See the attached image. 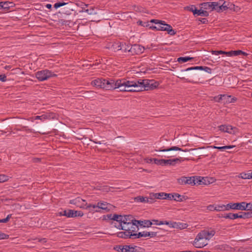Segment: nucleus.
I'll return each mask as SVG.
<instances>
[{
	"label": "nucleus",
	"mask_w": 252,
	"mask_h": 252,
	"mask_svg": "<svg viewBox=\"0 0 252 252\" xmlns=\"http://www.w3.org/2000/svg\"><path fill=\"white\" fill-rule=\"evenodd\" d=\"M61 6H63L62 9L63 13L66 15H71L74 11L75 5L71 1L68 2H59L54 5V7L56 9Z\"/></svg>",
	"instance_id": "f257e3e1"
},
{
	"label": "nucleus",
	"mask_w": 252,
	"mask_h": 252,
	"mask_svg": "<svg viewBox=\"0 0 252 252\" xmlns=\"http://www.w3.org/2000/svg\"><path fill=\"white\" fill-rule=\"evenodd\" d=\"M172 151H182L184 152L188 151L187 150H182L181 148L176 147L173 146L169 148L163 149L162 147L158 149V152H159L160 155H158V156H161L162 157L165 158H172L175 157V155L172 152Z\"/></svg>",
	"instance_id": "f03ea898"
},
{
	"label": "nucleus",
	"mask_w": 252,
	"mask_h": 252,
	"mask_svg": "<svg viewBox=\"0 0 252 252\" xmlns=\"http://www.w3.org/2000/svg\"><path fill=\"white\" fill-rule=\"evenodd\" d=\"M165 224L167 227L170 228H174L179 229H183L186 228L188 225L185 223L176 221H158V225Z\"/></svg>",
	"instance_id": "7ed1b4c3"
},
{
	"label": "nucleus",
	"mask_w": 252,
	"mask_h": 252,
	"mask_svg": "<svg viewBox=\"0 0 252 252\" xmlns=\"http://www.w3.org/2000/svg\"><path fill=\"white\" fill-rule=\"evenodd\" d=\"M191 70H204L205 71L211 73V68L207 67V66H196L191 67H189L186 69L182 70L181 72L178 73V77L180 78H184L185 76L189 75L188 73H185V71H188Z\"/></svg>",
	"instance_id": "20e7f679"
},
{
	"label": "nucleus",
	"mask_w": 252,
	"mask_h": 252,
	"mask_svg": "<svg viewBox=\"0 0 252 252\" xmlns=\"http://www.w3.org/2000/svg\"><path fill=\"white\" fill-rule=\"evenodd\" d=\"M201 180L195 181V177H185L182 176L177 179L178 183L180 185H190L193 186L196 183L200 184Z\"/></svg>",
	"instance_id": "39448f33"
},
{
	"label": "nucleus",
	"mask_w": 252,
	"mask_h": 252,
	"mask_svg": "<svg viewBox=\"0 0 252 252\" xmlns=\"http://www.w3.org/2000/svg\"><path fill=\"white\" fill-rule=\"evenodd\" d=\"M158 31H166L170 35H174L176 32L173 29L171 25L167 24L164 21L158 20Z\"/></svg>",
	"instance_id": "423d86ee"
},
{
	"label": "nucleus",
	"mask_w": 252,
	"mask_h": 252,
	"mask_svg": "<svg viewBox=\"0 0 252 252\" xmlns=\"http://www.w3.org/2000/svg\"><path fill=\"white\" fill-rule=\"evenodd\" d=\"M54 76H56L55 74L47 69L38 71L35 73L36 78L40 81L47 80Z\"/></svg>",
	"instance_id": "0eeeda50"
},
{
	"label": "nucleus",
	"mask_w": 252,
	"mask_h": 252,
	"mask_svg": "<svg viewBox=\"0 0 252 252\" xmlns=\"http://www.w3.org/2000/svg\"><path fill=\"white\" fill-rule=\"evenodd\" d=\"M134 221L131 222L129 224H126L124 226H121V227H118L119 229L124 231H127L130 232V233H135L139 229V225L137 222Z\"/></svg>",
	"instance_id": "6e6552de"
},
{
	"label": "nucleus",
	"mask_w": 252,
	"mask_h": 252,
	"mask_svg": "<svg viewBox=\"0 0 252 252\" xmlns=\"http://www.w3.org/2000/svg\"><path fill=\"white\" fill-rule=\"evenodd\" d=\"M88 208H96L95 210L96 212H100V209L105 210L106 212H109L113 207V205L105 201L98 202L96 205L89 206Z\"/></svg>",
	"instance_id": "1a4fd4ad"
},
{
	"label": "nucleus",
	"mask_w": 252,
	"mask_h": 252,
	"mask_svg": "<svg viewBox=\"0 0 252 252\" xmlns=\"http://www.w3.org/2000/svg\"><path fill=\"white\" fill-rule=\"evenodd\" d=\"M184 160V159L182 158H176L169 159H158V165H160L162 166H165L167 165L171 166H175L177 164H180Z\"/></svg>",
	"instance_id": "9d476101"
},
{
	"label": "nucleus",
	"mask_w": 252,
	"mask_h": 252,
	"mask_svg": "<svg viewBox=\"0 0 252 252\" xmlns=\"http://www.w3.org/2000/svg\"><path fill=\"white\" fill-rule=\"evenodd\" d=\"M215 233V231L214 230H203L197 235L196 240H198V239H204L206 240H209L214 236ZM196 241H197V240Z\"/></svg>",
	"instance_id": "9b49d317"
},
{
	"label": "nucleus",
	"mask_w": 252,
	"mask_h": 252,
	"mask_svg": "<svg viewBox=\"0 0 252 252\" xmlns=\"http://www.w3.org/2000/svg\"><path fill=\"white\" fill-rule=\"evenodd\" d=\"M104 85H105L104 89L108 90H113L116 89V86H117L118 82H119V79L115 81L113 79H104Z\"/></svg>",
	"instance_id": "f8f14e48"
},
{
	"label": "nucleus",
	"mask_w": 252,
	"mask_h": 252,
	"mask_svg": "<svg viewBox=\"0 0 252 252\" xmlns=\"http://www.w3.org/2000/svg\"><path fill=\"white\" fill-rule=\"evenodd\" d=\"M69 203L71 204L75 205L77 207H79L80 208L83 209L85 208V205H87L86 200L82 199L80 197H77L75 199L70 200L69 201Z\"/></svg>",
	"instance_id": "ddd939ff"
},
{
	"label": "nucleus",
	"mask_w": 252,
	"mask_h": 252,
	"mask_svg": "<svg viewBox=\"0 0 252 252\" xmlns=\"http://www.w3.org/2000/svg\"><path fill=\"white\" fill-rule=\"evenodd\" d=\"M245 202H242L240 203H229L227 204L228 210L234 209L243 211L244 209Z\"/></svg>",
	"instance_id": "4468645a"
},
{
	"label": "nucleus",
	"mask_w": 252,
	"mask_h": 252,
	"mask_svg": "<svg viewBox=\"0 0 252 252\" xmlns=\"http://www.w3.org/2000/svg\"><path fill=\"white\" fill-rule=\"evenodd\" d=\"M157 86V83L153 80L145 79L144 90H152L156 88Z\"/></svg>",
	"instance_id": "2eb2a0df"
},
{
	"label": "nucleus",
	"mask_w": 252,
	"mask_h": 252,
	"mask_svg": "<svg viewBox=\"0 0 252 252\" xmlns=\"http://www.w3.org/2000/svg\"><path fill=\"white\" fill-rule=\"evenodd\" d=\"M54 115L55 114L53 113H46L41 116H37L34 118H31L30 119L32 121H33V120H40L43 121L46 119H50L51 118H53Z\"/></svg>",
	"instance_id": "dca6fc26"
},
{
	"label": "nucleus",
	"mask_w": 252,
	"mask_h": 252,
	"mask_svg": "<svg viewBox=\"0 0 252 252\" xmlns=\"http://www.w3.org/2000/svg\"><path fill=\"white\" fill-rule=\"evenodd\" d=\"M134 83H135V81H127L126 79H119V82L117 83V84H118L117 86H118V87L125 86V87L129 89V88H132Z\"/></svg>",
	"instance_id": "f3484780"
},
{
	"label": "nucleus",
	"mask_w": 252,
	"mask_h": 252,
	"mask_svg": "<svg viewBox=\"0 0 252 252\" xmlns=\"http://www.w3.org/2000/svg\"><path fill=\"white\" fill-rule=\"evenodd\" d=\"M135 220L131 215H126L123 216L122 223L119 224L118 227H121V226H124L126 224H129L131 222Z\"/></svg>",
	"instance_id": "a211bd4d"
},
{
	"label": "nucleus",
	"mask_w": 252,
	"mask_h": 252,
	"mask_svg": "<svg viewBox=\"0 0 252 252\" xmlns=\"http://www.w3.org/2000/svg\"><path fill=\"white\" fill-rule=\"evenodd\" d=\"M196 239H197V236L195 238L194 241L193 242V245L196 248H203L207 245L206 240H205L204 239H198V240H197V241H196L197 240Z\"/></svg>",
	"instance_id": "6ab92c4d"
},
{
	"label": "nucleus",
	"mask_w": 252,
	"mask_h": 252,
	"mask_svg": "<svg viewBox=\"0 0 252 252\" xmlns=\"http://www.w3.org/2000/svg\"><path fill=\"white\" fill-rule=\"evenodd\" d=\"M104 79L97 78L92 81L91 85L93 86L104 89Z\"/></svg>",
	"instance_id": "aec40b11"
},
{
	"label": "nucleus",
	"mask_w": 252,
	"mask_h": 252,
	"mask_svg": "<svg viewBox=\"0 0 252 252\" xmlns=\"http://www.w3.org/2000/svg\"><path fill=\"white\" fill-rule=\"evenodd\" d=\"M130 232L127 231H121L117 233V236L119 238L127 239H133V233H130Z\"/></svg>",
	"instance_id": "412c9836"
},
{
	"label": "nucleus",
	"mask_w": 252,
	"mask_h": 252,
	"mask_svg": "<svg viewBox=\"0 0 252 252\" xmlns=\"http://www.w3.org/2000/svg\"><path fill=\"white\" fill-rule=\"evenodd\" d=\"M135 222H137L138 223L139 226L141 227H150L152 225V222L149 220H135Z\"/></svg>",
	"instance_id": "4be33fe9"
},
{
	"label": "nucleus",
	"mask_w": 252,
	"mask_h": 252,
	"mask_svg": "<svg viewBox=\"0 0 252 252\" xmlns=\"http://www.w3.org/2000/svg\"><path fill=\"white\" fill-rule=\"evenodd\" d=\"M139 45L134 44L133 45H131L130 47V55H133L135 54H140L141 53L140 50H138Z\"/></svg>",
	"instance_id": "5701e85b"
},
{
	"label": "nucleus",
	"mask_w": 252,
	"mask_h": 252,
	"mask_svg": "<svg viewBox=\"0 0 252 252\" xmlns=\"http://www.w3.org/2000/svg\"><path fill=\"white\" fill-rule=\"evenodd\" d=\"M137 248L136 246H131L130 245H125L123 246L122 249H123L122 250V252H136L137 250H136V248Z\"/></svg>",
	"instance_id": "b1692460"
},
{
	"label": "nucleus",
	"mask_w": 252,
	"mask_h": 252,
	"mask_svg": "<svg viewBox=\"0 0 252 252\" xmlns=\"http://www.w3.org/2000/svg\"><path fill=\"white\" fill-rule=\"evenodd\" d=\"M202 7L204 9H209L212 8H215V6L217 5L215 2H207L202 3Z\"/></svg>",
	"instance_id": "393cba45"
},
{
	"label": "nucleus",
	"mask_w": 252,
	"mask_h": 252,
	"mask_svg": "<svg viewBox=\"0 0 252 252\" xmlns=\"http://www.w3.org/2000/svg\"><path fill=\"white\" fill-rule=\"evenodd\" d=\"M228 56H238L240 55H242L243 56H247L248 55V54L241 51V50H236V51H231L229 52H228Z\"/></svg>",
	"instance_id": "a878e982"
},
{
	"label": "nucleus",
	"mask_w": 252,
	"mask_h": 252,
	"mask_svg": "<svg viewBox=\"0 0 252 252\" xmlns=\"http://www.w3.org/2000/svg\"><path fill=\"white\" fill-rule=\"evenodd\" d=\"M149 198L147 197H145L141 196H138L134 198V200L136 202H152V201L151 200H149ZM150 200H152V198H150Z\"/></svg>",
	"instance_id": "bb28decb"
},
{
	"label": "nucleus",
	"mask_w": 252,
	"mask_h": 252,
	"mask_svg": "<svg viewBox=\"0 0 252 252\" xmlns=\"http://www.w3.org/2000/svg\"><path fill=\"white\" fill-rule=\"evenodd\" d=\"M150 235V233L148 232H140L138 233H133V239L135 238H139L142 237H147Z\"/></svg>",
	"instance_id": "cd10ccee"
},
{
	"label": "nucleus",
	"mask_w": 252,
	"mask_h": 252,
	"mask_svg": "<svg viewBox=\"0 0 252 252\" xmlns=\"http://www.w3.org/2000/svg\"><path fill=\"white\" fill-rule=\"evenodd\" d=\"M219 129L223 132H226L228 133H231V130L233 129V127L231 126H224L221 125L219 126Z\"/></svg>",
	"instance_id": "c85d7f7f"
},
{
	"label": "nucleus",
	"mask_w": 252,
	"mask_h": 252,
	"mask_svg": "<svg viewBox=\"0 0 252 252\" xmlns=\"http://www.w3.org/2000/svg\"><path fill=\"white\" fill-rule=\"evenodd\" d=\"M223 217L225 219L234 220L238 218H240V214L239 215L238 214L229 213L225 214Z\"/></svg>",
	"instance_id": "c756f323"
},
{
	"label": "nucleus",
	"mask_w": 252,
	"mask_h": 252,
	"mask_svg": "<svg viewBox=\"0 0 252 252\" xmlns=\"http://www.w3.org/2000/svg\"><path fill=\"white\" fill-rule=\"evenodd\" d=\"M197 14V15H201L202 16L207 17L209 16V13L207 11L203 10H195V12H194V15Z\"/></svg>",
	"instance_id": "7c9ffc66"
},
{
	"label": "nucleus",
	"mask_w": 252,
	"mask_h": 252,
	"mask_svg": "<svg viewBox=\"0 0 252 252\" xmlns=\"http://www.w3.org/2000/svg\"><path fill=\"white\" fill-rule=\"evenodd\" d=\"M241 219H248L252 218V211H249L247 212H240Z\"/></svg>",
	"instance_id": "2f4dec72"
},
{
	"label": "nucleus",
	"mask_w": 252,
	"mask_h": 252,
	"mask_svg": "<svg viewBox=\"0 0 252 252\" xmlns=\"http://www.w3.org/2000/svg\"><path fill=\"white\" fill-rule=\"evenodd\" d=\"M134 85L132 87V89L130 90H127V92H138L143 91L141 88H140V86H138L136 83H134Z\"/></svg>",
	"instance_id": "473e14b6"
},
{
	"label": "nucleus",
	"mask_w": 252,
	"mask_h": 252,
	"mask_svg": "<svg viewBox=\"0 0 252 252\" xmlns=\"http://www.w3.org/2000/svg\"><path fill=\"white\" fill-rule=\"evenodd\" d=\"M193 58L189 57H179L177 59V61L180 63H184L189 61H191L193 60Z\"/></svg>",
	"instance_id": "72a5a7b5"
},
{
	"label": "nucleus",
	"mask_w": 252,
	"mask_h": 252,
	"mask_svg": "<svg viewBox=\"0 0 252 252\" xmlns=\"http://www.w3.org/2000/svg\"><path fill=\"white\" fill-rule=\"evenodd\" d=\"M226 97L230 98V95H227L225 94H220L214 97V99L217 102H220L222 99H226Z\"/></svg>",
	"instance_id": "f704fd0d"
},
{
	"label": "nucleus",
	"mask_w": 252,
	"mask_h": 252,
	"mask_svg": "<svg viewBox=\"0 0 252 252\" xmlns=\"http://www.w3.org/2000/svg\"><path fill=\"white\" fill-rule=\"evenodd\" d=\"M3 3H4L3 6V9H9L10 7H12L14 5V3L12 2L9 1H3Z\"/></svg>",
	"instance_id": "c9c22d12"
},
{
	"label": "nucleus",
	"mask_w": 252,
	"mask_h": 252,
	"mask_svg": "<svg viewBox=\"0 0 252 252\" xmlns=\"http://www.w3.org/2000/svg\"><path fill=\"white\" fill-rule=\"evenodd\" d=\"M216 207L217 211H224L228 210V207H227V205H218L216 206Z\"/></svg>",
	"instance_id": "e433bc0d"
},
{
	"label": "nucleus",
	"mask_w": 252,
	"mask_h": 252,
	"mask_svg": "<svg viewBox=\"0 0 252 252\" xmlns=\"http://www.w3.org/2000/svg\"><path fill=\"white\" fill-rule=\"evenodd\" d=\"M145 79H138L135 80V82L138 85L140 86V88L144 91L145 86Z\"/></svg>",
	"instance_id": "4c0bfd02"
},
{
	"label": "nucleus",
	"mask_w": 252,
	"mask_h": 252,
	"mask_svg": "<svg viewBox=\"0 0 252 252\" xmlns=\"http://www.w3.org/2000/svg\"><path fill=\"white\" fill-rule=\"evenodd\" d=\"M123 216L117 214H114L113 216L112 220H116L119 222V224L122 223V219Z\"/></svg>",
	"instance_id": "58836bf2"
},
{
	"label": "nucleus",
	"mask_w": 252,
	"mask_h": 252,
	"mask_svg": "<svg viewBox=\"0 0 252 252\" xmlns=\"http://www.w3.org/2000/svg\"><path fill=\"white\" fill-rule=\"evenodd\" d=\"M235 147V146H233V145L224 146H222V147H217V146H213V148L214 149H217L218 150L223 151V150H226V149H230L233 148Z\"/></svg>",
	"instance_id": "ea45409f"
},
{
	"label": "nucleus",
	"mask_w": 252,
	"mask_h": 252,
	"mask_svg": "<svg viewBox=\"0 0 252 252\" xmlns=\"http://www.w3.org/2000/svg\"><path fill=\"white\" fill-rule=\"evenodd\" d=\"M185 198L184 196H182L178 193H174V200L176 201H182L183 199Z\"/></svg>",
	"instance_id": "a19ab883"
},
{
	"label": "nucleus",
	"mask_w": 252,
	"mask_h": 252,
	"mask_svg": "<svg viewBox=\"0 0 252 252\" xmlns=\"http://www.w3.org/2000/svg\"><path fill=\"white\" fill-rule=\"evenodd\" d=\"M251 173H241L239 176H238L239 178H242L243 179H251Z\"/></svg>",
	"instance_id": "79ce46f5"
},
{
	"label": "nucleus",
	"mask_w": 252,
	"mask_h": 252,
	"mask_svg": "<svg viewBox=\"0 0 252 252\" xmlns=\"http://www.w3.org/2000/svg\"><path fill=\"white\" fill-rule=\"evenodd\" d=\"M130 47H131V44H126L125 43L123 44V49L122 51L125 53L128 52L130 54Z\"/></svg>",
	"instance_id": "37998d69"
},
{
	"label": "nucleus",
	"mask_w": 252,
	"mask_h": 252,
	"mask_svg": "<svg viewBox=\"0 0 252 252\" xmlns=\"http://www.w3.org/2000/svg\"><path fill=\"white\" fill-rule=\"evenodd\" d=\"M244 210L252 211V204L251 203H247L245 202L244 209H243V211Z\"/></svg>",
	"instance_id": "c03bdc74"
},
{
	"label": "nucleus",
	"mask_w": 252,
	"mask_h": 252,
	"mask_svg": "<svg viewBox=\"0 0 252 252\" xmlns=\"http://www.w3.org/2000/svg\"><path fill=\"white\" fill-rule=\"evenodd\" d=\"M212 53L214 55H219V54H225L226 55L228 56V52L223 51L221 50L217 51V50H213L212 51Z\"/></svg>",
	"instance_id": "a18cd8bd"
},
{
	"label": "nucleus",
	"mask_w": 252,
	"mask_h": 252,
	"mask_svg": "<svg viewBox=\"0 0 252 252\" xmlns=\"http://www.w3.org/2000/svg\"><path fill=\"white\" fill-rule=\"evenodd\" d=\"M225 2H224L220 6H219L220 9H219V12H222L224 10H226L228 9L227 6L225 5Z\"/></svg>",
	"instance_id": "49530a36"
},
{
	"label": "nucleus",
	"mask_w": 252,
	"mask_h": 252,
	"mask_svg": "<svg viewBox=\"0 0 252 252\" xmlns=\"http://www.w3.org/2000/svg\"><path fill=\"white\" fill-rule=\"evenodd\" d=\"M100 138L99 139V140H100L101 141H97V139H95V140H93L90 139V140L91 141H93V142L96 143V144H106V143H104L105 140L103 139V138L102 137H100Z\"/></svg>",
	"instance_id": "de8ad7c7"
},
{
	"label": "nucleus",
	"mask_w": 252,
	"mask_h": 252,
	"mask_svg": "<svg viewBox=\"0 0 252 252\" xmlns=\"http://www.w3.org/2000/svg\"><path fill=\"white\" fill-rule=\"evenodd\" d=\"M185 9L189 11L192 12L193 14L194 12H195V10H197L196 7L193 5L189 6H187L186 7H185Z\"/></svg>",
	"instance_id": "09e8293b"
},
{
	"label": "nucleus",
	"mask_w": 252,
	"mask_h": 252,
	"mask_svg": "<svg viewBox=\"0 0 252 252\" xmlns=\"http://www.w3.org/2000/svg\"><path fill=\"white\" fill-rule=\"evenodd\" d=\"M93 205H94V204H88L87 203V205H85V208H84V209H86L88 210H89L90 212H96L95 211V210H94V209H96H96H97V208H93V207H91V208H88V207L89 206H93Z\"/></svg>",
	"instance_id": "8fccbe9b"
},
{
	"label": "nucleus",
	"mask_w": 252,
	"mask_h": 252,
	"mask_svg": "<svg viewBox=\"0 0 252 252\" xmlns=\"http://www.w3.org/2000/svg\"><path fill=\"white\" fill-rule=\"evenodd\" d=\"M94 11V8L93 7H91L90 8L86 9L85 12L87 13L88 14L93 15L95 14V12Z\"/></svg>",
	"instance_id": "3c124183"
},
{
	"label": "nucleus",
	"mask_w": 252,
	"mask_h": 252,
	"mask_svg": "<svg viewBox=\"0 0 252 252\" xmlns=\"http://www.w3.org/2000/svg\"><path fill=\"white\" fill-rule=\"evenodd\" d=\"M167 193L158 192V199H166Z\"/></svg>",
	"instance_id": "603ef678"
},
{
	"label": "nucleus",
	"mask_w": 252,
	"mask_h": 252,
	"mask_svg": "<svg viewBox=\"0 0 252 252\" xmlns=\"http://www.w3.org/2000/svg\"><path fill=\"white\" fill-rule=\"evenodd\" d=\"M137 23L142 26L143 27H148L150 26V24L149 22H143L142 21H138Z\"/></svg>",
	"instance_id": "864d4df0"
},
{
	"label": "nucleus",
	"mask_w": 252,
	"mask_h": 252,
	"mask_svg": "<svg viewBox=\"0 0 252 252\" xmlns=\"http://www.w3.org/2000/svg\"><path fill=\"white\" fill-rule=\"evenodd\" d=\"M11 216H12L11 214H9L6 217V218L3 219H0V222L6 223V222H8L9 221V219L11 218Z\"/></svg>",
	"instance_id": "5fc2aeb1"
},
{
	"label": "nucleus",
	"mask_w": 252,
	"mask_h": 252,
	"mask_svg": "<svg viewBox=\"0 0 252 252\" xmlns=\"http://www.w3.org/2000/svg\"><path fill=\"white\" fill-rule=\"evenodd\" d=\"M9 238V235L0 231V240L7 239Z\"/></svg>",
	"instance_id": "6e6d98bb"
},
{
	"label": "nucleus",
	"mask_w": 252,
	"mask_h": 252,
	"mask_svg": "<svg viewBox=\"0 0 252 252\" xmlns=\"http://www.w3.org/2000/svg\"><path fill=\"white\" fill-rule=\"evenodd\" d=\"M8 180L7 176L5 175H0V183L4 182Z\"/></svg>",
	"instance_id": "4d7b16f0"
},
{
	"label": "nucleus",
	"mask_w": 252,
	"mask_h": 252,
	"mask_svg": "<svg viewBox=\"0 0 252 252\" xmlns=\"http://www.w3.org/2000/svg\"><path fill=\"white\" fill-rule=\"evenodd\" d=\"M74 217H82L84 215L82 211H74Z\"/></svg>",
	"instance_id": "13d9d810"
},
{
	"label": "nucleus",
	"mask_w": 252,
	"mask_h": 252,
	"mask_svg": "<svg viewBox=\"0 0 252 252\" xmlns=\"http://www.w3.org/2000/svg\"><path fill=\"white\" fill-rule=\"evenodd\" d=\"M67 217L68 218H74V211L72 210H68Z\"/></svg>",
	"instance_id": "bf43d9fd"
},
{
	"label": "nucleus",
	"mask_w": 252,
	"mask_h": 252,
	"mask_svg": "<svg viewBox=\"0 0 252 252\" xmlns=\"http://www.w3.org/2000/svg\"><path fill=\"white\" fill-rule=\"evenodd\" d=\"M174 193H167L166 196V199L168 200H174Z\"/></svg>",
	"instance_id": "052dcab7"
},
{
	"label": "nucleus",
	"mask_w": 252,
	"mask_h": 252,
	"mask_svg": "<svg viewBox=\"0 0 252 252\" xmlns=\"http://www.w3.org/2000/svg\"><path fill=\"white\" fill-rule=\"evenodd\" d=\"M207 209L211 211H216V207L214 205H210L207 206Z\"/></svg>",
	"instance_id": "680f3d73"
},
{
	"label": "nucleus",
	"mask_w": 252,
	"mask_h": 252,
	"mask_svg": "<svg viewBox=\"0 0 252 252\" xmlns=\"http://www.w3.org/2000/svg\"><path fill=\"white\" fill-rule=\"evenodd\" d=\"M146 160L148 163H151L152 162L153 160H154L155 163L158 164V159L157 158H147Z\"/></svg>",
	"instance_id": "e2e57ef3"
},
{
	"label": "nucleus",
	"mask_w": 252,
	"mask_h": 252,
	"mask_svg": "<svg viewBox=\"0 0 252 252\" xmlns=\"http://www.w3.org/2000/svg\"><path fill=\"white\" fill-rule=\"evenodd\" d=\"M123 246L122 245H117L114 248V249L117 251H121L122 252V250H123V249H122Z\"/></svg>",
	"instance_id": "0e129e2a"
},
{
	"label": "nucleus",
	"mask_w": 252,
	"mask_h": 252,
	"mask_svg": "<svg viewBox=\"0 0 252 252\" xmlns=\"http://www.w3.org/2000/svg\"><path fill=\"white\" fill-rule=\"evenodd\" d=\"M0 81L5 82L6 81V76L5 74L0 75Z\"/></svg>",
	"instance_id": "69168bd1"
},
{
	"label": "nucleus",
	"mask_w": 252,
	"mask_h": 252,
	"mask_svg": "<svg viewBox=\"0 0 252 252\" xmlns=\"http://www.w3.org/2000/svg\"><path fill=\"white\" fill-rule=\"evenodd\" d=\"M198 21H200L202 24H207L208 22L206 18H200L198 19Z\"/></svg>",
	"instance_id": "338daca9"
},
{
	"label": "nucleus",
	"mask_w": 252,
	"mask_h": 252,
	"mask_svg": "<svg viewBox=\"0 0 252 252\" xmlns=\"http://www.w3.org/2000/svg\"><path fill=\"white\" fill-rule=\"evenodd\" d=\"M116 88H120V91L121 92H126V87H125V86H121V87H117L116 86Z\"/></svg>",
	"instance_id": "774afa93"
}]
</instances>
